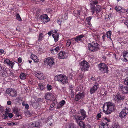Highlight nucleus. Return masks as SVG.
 <instances>
[{"label":"nucleus","instance_id":"obj_1","mask_svg":"<svg viewBox=\"0 0 128 128\" xmlns=\"http://www.w3.org/2000/svg\"><path fill=\"white\" fill-rule=\"evenodd\" d=\"M115 109L116 106L114 104L111 102L105 103L103 107V112L107 114H111Z\"/></svg>","mask_w":128,"mask_h":128},{"label":"nucleus","instance_id":"obj_2","mask_svg":"<svg viewBox=\"0 0 128 128\" xmlns=\"http://www.w3.org/2000/svg\"><path fill=\"white\" fill-rule=\"evenodd\" d=\"M80 112L81 114V116H78V115L79 113L76 114V111L74 110H73L72 112H70L71 115L72 116H74L76 121L84 120L87 117L86 112L84 110H81Z\"/></svg>","mask_w":128,"mask_h":128},{"label":"nucleus","instance_id":"obj_3","mask_svg":"<svg viewBox=\"0 0 128 128\" xmlns=\"http://www.w3.org/2000/svg\"><path fill=\"white\" fill-rule=\"evenodd\" d=\"M54 80L55 81H58L62 84H67L68 82V79L67 77L62 74L56 75L55 77Z\"/></svg>","mask_w":128,"mask_h":128},{"label":"nucleus","instance_id":"obj_4","mask_svg":"<svg viewBox=\"0 0 128 128\" xmlns=\"http://www.w3.org/2000/svg\"><path fill=\"white\" fill-rule=\"evenodd\" d=\"M99 45L96 42L90 43L88 45V49L90 51L94 52L99 49Z\"/></svg>","mask_w":128,"mask_h":128},{"label":"nucleus","instance_id":"obj_5","mask_svg":"<svg viewBox=\"0 0 128 128\" xmlns=\"http://www.w3.org/2000/svg\"><path fill=\"white\" fill-rule=\"evenodd\" d=\"M98 67L99 69L102 73H108V67L107 65L104 63H101L99 64Z\"/></svg>","mask_w":128,"mask_h":128},{"label":"nucleus","instance_id":"obj_6","mask_svg":"<svg viewBox=\"0 0 128 128\" xmlns=\"http://www.w3.org/2000/svg\"><path fill=\"white\" fill-rule=\"evenodd\" d=\"M80 65L81 70L84 71L88 70L90 68V65L88 62L84 60L80 62Z\"/></svg>","mask_w":128,"mask_h":128},{"label":"nucleus","instance_id":"obj_7","mask_svg":"<svg viewBox=\"0 0 128 128\" xmlns=\"http://www.w3.org/2000/svg\"><path fill=\"white\" fill-rule=\"evenodd\" d=\"M45 64H47L48 65L51 66L54 64V60L52 58H48L46 59L44 62Z\"/></svg>","mask_w":128,"mask_h":128},{"label":"nucleus","instance_id":"obj_8","mask_svg":"<svg viewBox=\"0 0 128 128\" xmlns=\"http://www.w3.org/2000/svg\"><path fill=\"white\" fill-rule=\"evenodd\" d=\"M53 97V95L52 93L48 92L46 94L45 98L46 100V101L48 104V103H50V102L52 98H53V99H52V100L54 101V100L55 98L54 97Z\"/></svg>","mask_w":128,"mask_h":128},{"label":"nucleus","instance_id":"obj_9","mask_svg":"<svg viewBox=\"0 0 128 128\" xmlns=\"http://www.w3.org/2000/svg\"><path fill=\"white\" fill-rule=\"evenodd\" d=\"M6 93L9 96L12 97L16 96H17V92L14 89L9 88L6 91Z\"/></svg>","mask_w":128,"mask_h":128},{"label":"nucleus","instance_id":"obj_10","mask_svg":"<svg viewBox=\"0 0 128 128\" xmlns=\"http://www.w3.org/2000/svg\"><path fill=\"white\" fill-rule=\"evenodd\" d=\"M68 54L64 51H60L59 53L58 58L59 59H64L67 58L68 56Z\"/></svg>","mask_w":128,"mask_h":128},{"label":"nucleus","instance_id":"obj_11","mask_svg":"<svg viewBox=\"0 0 128 128\" xmlns=\"http://www.w3.org/2000/svg\"><path fill=\"white\" fill-rule=\"evenodd\" d=\"M128 113V108H125L124 109H123L120 113L119 116L122 119L126 117Z\"/></svg>","mask_w":128,"mask_h":128},{"label":"nucleus","instance_id":"obj_12","mask_svg":"<svg viewBox=\"0 0 128 128\" xmlns=\"http://www.w3.org/2000/svg\"><path fill=\"white\" fill-rule=\"evenodd\" d=\"M50 20V19L49 18L48 15L47 14H44L41 17V21L44 24L49 22Z\"/></svg>","mask_w":128,"mask_h":128},{"label":"nucleus","instance_id":"obj_13","mask_svg":"<svg viewBox=\"0 0 128 128\" xmlns=\"http://www.w3.org/2000/svg\"><path fill=\"white\" fill-rule=\"evenodd\" d=\"M101 8L100 6L99 5H97L96 6V9H95V6H92L91 8V12H92V14H94L95 11L97 13H98L100 12L101 11Z\"/></svg>","mask_w":128,"mask_h":128},{"label":"nucleus","instance_id":"obj_14","mask_svg":"<svg viewBox=\"0 0 128 128\" xmlns=\"http://www.w3.org/2000/svg\"><path fill=\"white\" fill-rule=\"evenodd\" d=\"M85 96L83 92L81 93L79 92L75 96L76 100L78 101L80 99L83 98Z\"/></svg>","mask_w":128,"mask_h":128},{"label":"nucleus","instance_id":"obj_15","mask_svg":"<svg viewBox=\"0 0 128 128\" xmlns=\"http://www.w3.org/2000/svg\"><path fill=\"white\" fill-rule=\"evenodd\" d=\"M120 90L123 94L128 93V88L124 86H122L120 87Z\"/></svg>","mask_w":128,"mask_h":128},{"label":"nucleus","instance_id":"obj_16","mask_svg":"<svg viewBox=\"0 0 128 128\" xmlns=\"http://www.w3.org/2000/svg\"><path fill=\"white\" fill-rule=\"evenodd\" d=\"M29 127L31 128L38 127L40 126V123L38 122H31L28 124Z\"/></svg>","mask_w":128,"mask_h":128},{"label":"nucleus","instance_id":"obj_17","mask_svg":"<svg viewBox=\"0 0 128 128\" xmlns=\"http://www.w3.org/2000/svg\"><path fill=\"white\" fill-rule=\"evenodd\" d=\"M99 88V86L96 84L94 85L90 89V93L92 94L96 92Z\"/></svg>","mask_w":128,"mask_h":128},{"label":"nucleus","instance_id":"obj_18","mask_svg":"<svg viewBox=\"0 0 128 128\" xmlns=\"http://www.w3.org/2000/svg\"><path fill=\"white\" fill-rule=\"evenodd\" d=\"M4 62L5 63L7 64L9 66H10L11 68H12L14 66V62L8 59H5L4 60Z\"/></svg>","mask_w":128,"mask_h":128},{"label":"nucleus","instance_id":"obj_19","mask_svg":"<svg viewBox=\"0 0 128 128\" xmlns=\"http://www.w3.org/2000/svg\"><path fill=\"white\" fill-rule=\"evenodd\" d=\"M36 76L39 80H42L44 79V76L43 74L41 72H36L35 73Z\"/></svg>","mask_w":128,"mask_h":128},{"label":"nucleus","instance_id":"obj_20","mask_svg":"<svg viewBox=\"0 0 128 128\" xmlns=\"http://www.w3.org/2000/svg\"><path fill=\"white\" fill-rule=\"evenodd\" d=\"M74 42L75 40L74 38L67 40L66 43V46L68 47H69L70 46L71 43L72 44H73V45H74L76 43Z\"/></svg>","mask_w":128,"mask_h":128},{"label":"nucleus","instance_id":"obj_21","mask_svg":"<svg viewBox=\"0 0 128 128\" xmlns=\"http://www.w3.org/2000/svg\"><path fill=\"white\" fill-rule=\"evenodd\" d=\"M115 9L116 10L120 13H124L125 12V10L123 8H122L121 7L119 6H116V7Z\"/></svg>","mask_w":128,"mask_h":128},{"label":"nucleus","instance_id":"obj_22","mask_svg":"<svg viewBox=\"0 0 128 128\" xmlns=\"http://www.w3.org/2000/svg\"><path fill=\"white\" fill-rule=\"evenodd\" d=\"M30 58L35 62L38 63L39 62V59L34 54H32Z\"/></svg>","mask_w":128,"mask_h":128},{"label":"nucleus","instance_id":"obj_23","mask_svg":"<svg viewBox=\"0 0 128 128\" xmlns=\"http://www.w3.org/2000/svg\"><path fill=\"white\" fill-rule=\"evenodd\" d=\"M123 98L121 96L118 94H117L115 96V100L116 101L118 102L120 101Z\"/></svg>","mask_w":128,"mask_h":128},{"label":"nucleus","instance_id":"obj_24","mask_svg":"<svg viewBox=\"0 0 128 128\" xmlns=\"http://www.w3.org/2000/svg\"><path fill=\"white\" fill-rule=\"evenodd\" d=\"M100 128H109V125L107 123L102 122L100 124Z\"/></svg>","mask_w":128,"mask_h":128},{"label":"nucleus","instance_id":"obj_25","mask_svg":"<svg viewBox=\"0 0 128 128\" xmlns=\"http://www.w3.org/2000/svg\"><path fill=\"white\" fill-rule=\"evenodd\" d=\"M52 36L54 38L55 42H57L58 40L59 34H53Z\"/></svg>","mask_w":128,"mask_h":128},{"label":"nucleus","instance_id":"obj_26","mask_svg":"<svg viewBox=\"0 0 128 128\" xmlns=\"http://www.w3.org/2000/svg\"><path fill=\"white\" fill-rule=\"evenodd\" d=\"M84 36L82 35H80L77 36L76 38L74 39L75 40V42H78L81 40L82 38H83Z\"/></svg>","mask_w":128,"mask_h":128},{"label":"nucleus","instance_id":"obj_27","mask_svg":"<svg viewBox=\"0 0 128 128\" xmlns=\"http://www.w3.org/2000/svg\"><path fill=\"white\" fill-rule=\"evenodd\" d=\"M82 120H79L78 121H76L78 123L79 126L82 128H84V123L82 122L81 121Z\"/></svg>","mask_w":128,"mask_h":128},{"label":"nucleus","instance_id":"obj_28","mask_svg":"<svg viewBox=\"0 0 128 128\" xmlns=\"http://www.w3.org/2000/svg\"><path fill=\"white\" fill-rule=\"evenodd\" d=\"M38 86L42 90H44L46 88L45 84L42 83H40L38 84Z\"/></svg>","mask_w":128,"mask_h":128},{"label":"nucleus","instance_id":"obj_29","mask_svg":"<svg viewBox=\"0 0 128 128\" xmlns=\"http://www.w3.org/2000/svg\"><path fill=\"white\" fill-rule=\"evenodd\" d=\"M123 57L124 58L125 61H128V52H125L124 53L123 55Z\"/></svg>","mask_w":128,"mask_h":128},{"label":"nucleus","instance_id":"obj_30","mask_svg":"<svg viewBox=\"0 0 128 128\" xmlns=\"http://www.w3.org/2000/svg\"><path fill=\"white\" fill-rule=\"evenodd\" d=\"M96 84L98 86L99 84H101L102 82L100 78V77H98L96 80Z\"/></svg>","mask_w":128,"mask_h":128},{"label":"nucleus","instance_id":"obj_31","mask_svg":"<svg viewBox=\"0 0 128 128\" xmlns=\"http://www.w3.org/2000/svg\"><path fill=\"white\" fill-rule=\"evenodd\" d=\"M20 78L22 80H24L26 78V75L24 73H22L20 75Z\"/></svg>","mask_w":128,"mask_h":128},{"label":"nucleus","instance_id":"obj_32","mask_svg":"<svg viewBox=\"0 0 128 128\" xmlns=\"http://www.w3.org/2000/svg\"><path fill=\"white\" fill-rule=\"evenodd\" d=\"M92 18L90 16L88 18L86 19L87 22H88V25L90 26H92V25L90 22Z\"/></svg>","mask_w":128,"mask_h":128},{"label":"nucleus","instance_id":"obj_33","mask_svg":"<svg viewBox=\"0 0 128 128\" xmlns=\"http://www.w3.org/2000/svg\"><path fill=\"white\" fill-rule=\"evenodd\" d=\"M58 31V30H52L49 32L48 33V34L49 36H50L52 34L54 33H56Z\"/></svg>","mask_w":128,"mask_h":128},{"label":"nucleus","instance_id":"obj_34","mask_svg":"<svg viewBox=\"0 0 128 128\" xmlns=\"http://www.w3.org/2000/svg\"><path fill=\"white\" fill-rule=\"evenodd\" d=\"M44 37V35L42 33L40 34L38 37V40L40 41L42 40V39Z\"/></svg>","mask_w":128,"mask_h":128},{"label":"nucleus","instance_id":"obj_35","mask_svg":"<svg viewBox=\"0 0 128 128\" xmlns=\"http://www.w3.org/2000/svg\"><path fill=\"white\" fill-rule=\"evenodd\" d=\"M66 102L65 100H63L60 102V103L59 104L60 106L59 107V108H62L65 104Z\"/></svg>","mask_w":128,"mask_h":128},{"label":"nucleus","instance_id":"obj_36","mask_svg":"<svg viewBox=\"0 0 128 128\" xmlns=\"http://www.w3.org/2000/svg\"><path fill=\"white\" fill-rule=\"evenodd\" d=\"M102 120L103 121V122H105V124L107 123L106 121L108 122L110 121V120L108 119L107 118L105 117H103Z\"/></svg>","mask_w":128,"mask_h":128},{"label":"nucleus","instance_id":"obj_37","mask_svg":"<svg viewBox=\"0 0 128 128\" xmlns=\"http://www.w3.org/2000/svg\"><path fill=\"white\" fill-rule=\"evenodd\" d=\"M98 3V2L97 0L93 1L91 2V4L92 6H94V5L97 4Z\"/></svg>","mask_w":128,"mask_h":128},{"label":"nucleus","instance_id":"obj_38","mask_svg":"<svg viewBox=\"0 0 128 128\" xmlns=\"http://www.w3.org/2000/svg\"><path fill=\"white\" fill-rule=\"evenodd\" d=\"M106 35L108 38L111 39V36L112 35V32L111 31H109L106 33Z\"/></svg>","mask_w":128,"mask_h":128},{"label":"nucleus","instance_id":"obj_39","mask_svg":"<svg viewBox=\"0 0 128 128\" xmlns=\"http://www.w3.org/2000/svg\"><path fill=\"white\" fill-rule=\"evenodd\" d=\"M25 116L27 117H29L31 116V114L30 112L27 111L25 113Z\"/></svg>","mask_w":128,"mask_h":128},{"label":"nucleus","instance_id":"obj_40","mask_svg":"<svg viewBox=\"0 0 128 128\" xmlns=\"http://www.w3.org/2000/svg\"><path fill=\"white\" fill-rule=\"evenodd\" d=\"M69 128H76L73 123H70L69 125Z\"/></svg>","mask_w":128,"mask_h":128},{"label":"nucleus","instance_id":"obj_41","mask_svg":"<svg viewBox=\"0 0 128 128\" xmlns=\"http://www.w3.org/2000/svg\"><path fill=\"white\" fill-rule=\"evenodd\" d=\"M47 88L48 91H50L52 89L51 85L50 84H47Z\"/></svg>","mask_w":128,"mask_h":128},{"label":"nucleus","instance_id":"obj_42","mask_svg":"<svg viewBox=\"0 0 128 128\" xmlns=\"http://www.w3.org/2000/svg\"><path fill=\"white\" fill-rule=\"evenodd\" d=\"M4 5V3L3 0H0V7H2Z\"/></svg>","mask_w":128,"mask_h":128},{"label":"nucleus","instance_id":"obj_43","mask_svg":"<svg viewBox=\"0 0 128 128\" xmlns=\"http://www.w3.org/2000/svg\"><path fill=\"white\" fill-rule=\"evenodd\" d=\"M60 46L56 47L54 49L55 50L56 52L57 53V52L60 50Z\"/></svg>","mask_w":128,"mask_h":128},{"label":"nucleus","instance_id":"obj_44","mask_svg":"<svg viewBox=\"0 0 128 128\" xmlns=\"http://www.w3.org/2000/svg\"><path fill=\"white\" fill-rule=\"evenodd\" d=\"M62 18L64 20H67L68 18V14H65L64 16L62 17Z\"/></svg>","mask_w":128,"mask_h":128},{"label":"nucleus","instance_id":"obj_45","mask_svg":"<svg viewBox=\"0 0 128 128\" xmlns=\"http://www.w3.org/2000/svg\"><path fill=\"white\" fill-rule=\"evenodd\" d=\"M16 117L17 119H20L22 118V117L21 115L18 114H16Z\"/></svg>","mask_w":128,"mask_h":128},{"label":"nucleus","instance_id":"obj_46","mask_svg":"<svg viewBox=\"0 0 128 128\" xmlns=\"http://www.w3.org/2000/svg\"><path fill=\"white\" fill-rule=\"evenodd\" d=\"M8 117V114L5 113V114L3 115L2 118H3L5 119Z\"/></svg>","mask_w":128,"mask_h":128},{"label":"nucleus","instance_id":"obj_47","mask_svg":"<svg viewBox=\"0 0 128 128\" xmlns=\"http://www.w3.org/2000/svg\"><path fill=\"white\" fill-rule=\"evenodd\" d=\"M17 124V123H14V122H12V123H7V124L8 126H13L14 125H16Z\"/></svg>","mask_w":128,"mask_h":128},{"label":"nucleus","instance_id":"obj_48","mask_svg":"<svg viewBox=\"0 0 128 128\" xmlns=\"http://www.w3.org/2000/svg\"><path fill=\"white\" fill-rule=\"evenodd\" d=\"M111 128H120L119 125L116 124H114Z\"/></svg>","mask_w":128,"mask_h":128},{"label":"nucleus","instance_id":"obj_49","mask_svg":"<svg viewBox=\"0 0 128 128\" xmlns=\"http://www.w3.org/2000/svg\"><path fill=\"white\" fill-rule=\"evenodd\" d=\"M16 19L17 20L19 21H21L22 20V19L20 15L18 14H17V15Z\"/></svg>","mask_w":128,"mask_h":128},{"label":"nucleus","instance_id":"obj_50","mask_svg":"<svg viewBox=\"0 0 128 128\" xmlns=\"http://www.w3.org/2000/svg\"><path fill=\"white\" fill-rule=\"evenodd\" d=\"M126 21L124 22V24L127 26L128 28V18L126 19Z\"/></svg>","mask_w":128,"mask_h":128},{"label":"nucleus","instance_id":"obj_51","mask_svg":"<svg viewBox=\"0 0 128 128\" xmlns=\"http://www.w3.org/2000/svg\"><path fill=\"white\" fill-rule=\"evenodd\" d=\"M10 109L8 108H7L6 109V113H7L8 114L10 112Z\"/></svg>","mask_w":128,"mask_h":128},{"label":"nucleus","instance_id":"obj_52","mask_svg":"<svg viewBox=\"0 0 128 128\" xmlns=\"http://www.w3.org/2000/svg\"><path fill=\"white\" fill-rule=\"evenodd\" d=\"M47 12H49L50 14H51L53 12V11L51 9H48L47 10Z\"/></svg>","mask_w":128,"mask_h":128},{"label":"nucleus","instance_id":"obj_53","mask_svg":"<svg viewBox=\"0 0 128 128\" xmlns=\"http://www.w3.org/2000/svg\"><path fill=\"white\" fill-rule=\"evenodd\" d=\"M124 83L126 85L128 86V79H126L124 80Z\"/></svg>","mask_w":128,"mask_h":128},{"label":"nucleus","instance_id":"obj_54","mask_svg":"<svg viewBox=\"0 0 128 128\" xmlns=\"http://www.w3.org/2000/svg\"><path fill=\"white\" fill-rule=\"evenodd\" d=\"M51 53L53 54H56L55 52V50L54 49H52L51 50Z\"/></svg>","mask_w":128,"mask_h":128},{"label":"nucleus","instance_id":"obj_55","mask_svg":"<svg viewBox=\"0 0 128 128\" xmlns=\"http://www.w3.org/2000/svg\"><path fill=\"white\" fill-rule=\"evenodd\" d=\"M8 116L9 118H11L13 117V114L12 113H9L8 114Z\"/></svg>","mask_w":128,"mask_h":128},{"label":"nucleus","instance_id":"obj_56","mask_svg":"<svg viewBox=\"0 0 128 128\" xmlns=\"http://www.w3.org/2000/svg\"><path fill=\"white\" fill-rule=\"evenodd\" d=\"M2 76L4 77H5L8 75V74L6 72H5L4 73L2 74Z\"/></svg>","mask_w":128,"mask_h":128},{"label":"nucleus","instance_id":"obj_57","mask_svg":"<svg viewBox=\"0 0 128 128\" xmlns=\"http://www.w3.org/2000/svg\"><path fill=\"white\" fill-rule=\"evenodd\" d=\"M25 108L27 109H28L30 108L29 106L27 104H25Z\"/></svg>","mask_w":128,"mask_h":128},{"label":"nucleus","instance_id":"obj_58","mask_svg":"<svg viewBox=\"0 0 128 128\" xmlns=\"http://www.w3.org/2000/svg\"><path fill=\"white\" fill-rule=\"evenodd\" d=\"M18 60L19 63H21L22 62V58H18Z\"/></svg>","mask_w":128,"mask_h":128},{"label":"nucleus","instance_id":"obj_59","mask_svg":"<svg viewBox=\"0 0 128 128\" xmlns=\"http://www.w3.org/2000/svg\"><path fill=\"white\" fill-rule=\"evenodd\" d=\"M4 50L0 49V55H2L4 54Z\"/></svg>","mask_w":128,"mask_h":128},{"label":"nucleus","instance_id":"obj_60","mask_svg":"<svg viewBox=\"0 0 128 128\" xmlns=\"http://www.w3.org/2000/svg\"><path fill=\"white\" fill-rule=\"evenodd\" d=\"M3 110L2 108V107L0 105V113L3 112Z\"/></svg>","mask_w":128,"mask_h":128},{"label":"nucleus","instance_id":"obj_61","mask_svg":"<svg viewBox=\"0 0 128 128\" xmlns=\"http://www.w3.org/2000/svg\"><path fill=\"white\" fill-rule=\"evenodd\" d=\"M97 118H100L101 117V115L100 114H98L97 116H96Z\"/></svg>","mask_w":128,"mask_h":128},{"label":"nucleus","instance_id":"obj_62","mask_svg":"<svg viewBox=\"0 0 128 128\" xmlns=\"http://www.w3.org/2000/svg\"><path fill=\"white\" fill-rule=\"evenodd\" d=\"M58 23V24H59L60 25L61 24V21L60 19H58L57 21Z\"/></svg>","mask_w":128,"mask_h":128},{"label":"nucleus","instance_id":"obj_63","mask_svg":"<svg viewBox=\"0 0 128 128\" xmlns=\"http://www.w3.org/2000/svg\"><path fill=\"white\" fill-rule=\"evenodd\" d=\"M106 36V35L104 34L102 36V38L103 39V40L104 41L105 40V38Z\"/></svg>","mask_w":128,"mask_h":128},{"label":"nucleus","instance_id":"obj_64","mask_svg":"<svg viewBox=\"0 0 128 128\" xmlns=\"http://www.w3.org/2000/svg\"><path fill=\"white\" fill-rule=\"evenodd\" d=\"M14 112L15 113H17L18 111V110H16V109H14Z\"/></svg>","mask_w":128,"mask_h":128}]
</instances>
